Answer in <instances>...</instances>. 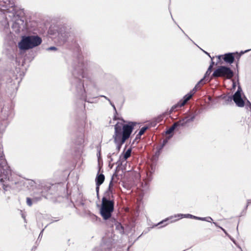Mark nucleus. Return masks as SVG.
Segmentation results:
<instances>
[{"instance_id": "1", "label": "nucleus", "mask_w": 251, "mask_h": 251, "mask_svg": "<svg viewBox=\"0 0 251 251\" xmlns=\"http://www.w3.org/2000/svg\"><path fill=\"white\" fill-rule=\"evenodd\" d=\"M136 123L129 122L127 124L118 122L114 126V134L113 138L115 143L119 150L121 146L130 137Z\"/></svg>"}, {"instance_id": "2", "label": "nucleus", "mask_w": 251, "mask_h": 251, "mask_svg": "<svg viewBox=\"0 0 251 251\" xmlns=\"http://www.w3.org/2000/svg\"><path fill=\"white\" fill-rule=\"evenodd\" d=\"M213 64L214 62L212 61L211 64L210 65L207 71L206 72L204 77L198 82V83L196 84L195 87L193 88V89L192 91L190 92V93H188L187 94L184 96L182 100H180L177 104L173 105L171 107L170 111V113H172L176 108L177 107H181L184 105L186 104V103L192 98L193 95L195 93L199 85H203L205 83L204 81H209L211 80L210 79L208 80V78L207 77L208 75H210L211 73V69L213 67Z\"/></svg>"}, {"instance_id": "3", "label": "nucleus", "mask_w": 251, "mask_h": 251, "mask_svg": "<svg viewBox=\"0 0 251 251\" xmlns=\"http://www.w3.org/2000/svg\"><path fill=\"white\" fill-rule=\"evenodd\" d=\"M42 42L41 38L37 35L23 36L18 43V47L21 50H28L38 46Z\"/></svg>"}, {"instance_id": "4", "label": "nucleus", "mask_w": 251, "mask_h": 251, "mask_svg": "<svg viewBox=\"0 0 251 251\" xmlns=\"http://www.w3.org/2000/svg\"><path fill=\"white\" fill-rule=\"evenodd\" d=\"M114 210V201L110 199V197L104 196L102 199L100 213L104 220L108 219L111 216Z\"/></svg>"}, {"instance_id": "5", "label": "nucleus", "mask_w": 251, "mask_h": 251, "mask_svg": "<svg viewBox=\"0 0 251 251\" xmlns=\"http://www.w3.org/2000/svg\"><path fill=\"white\" fill-rule=\"evenodd\" d=\"M233 75L232 71L229 68L225 66L218 67L212 74L213 77H226L227 79L232 78Z\"/></svg>"}, {"instance_id": "6", "label": "nucleus", "mask_w": 251, "mask_h": 251, "mask_svg": "<svg viewBox=\"0 0 251 251\" xmlns=\"http://www.w3.org/2000/svg\"><path fill=\"white\" fill-rule=\"evenodd\" d=\"M13 6V3L10 0H0V10L4 13H11L12 16H14L16 11Z\"/></svg>"}, {"instance_id": "7", "label": "nucleus", "mask_w": 251, "mask_h": 251, "mask_svg": "<svg viewBox=\"0 0 251 251\" xmlns=\"http://www.w3.org/2000/svg\"><path fill=\"white\" fill-rule=\"evenodd\" d=\"M242 90L240 86H238L237 91L233 96V100L236 105L240 107H243L245 105V102L242 98Z\"/></svg>"}, {"instance_id": "8", "label": "nucleus", "mask_w": 251, "mask_h": 251, "mask_svg": "<svg viewBox=\"0 0 251 251\" xmlns=\"http://www.w3.org/2000/svg\"><path fill=\"white\" fill-rule=\"evenodd\" d=\"M235 53H228L222 55L223 59L227 63L232 64L234 60V54Z\"/></svg>"}, {"instance_id": "9", "label": "nucleus", "mask_w": 251, "mask_h": 251, "mask_svg": "<svg viewBox=\"0 0 251 251\" xmlns=\"http://www.w3.org/2000/svg\"><path fill=\"white\" fill-rule=\"evenodd\" d=\"M117 175L116 173H114L111 177L110 182L109 184L108 190L105 192L104 196L110 197V196L112 194V187L113 186V181L115 177H117Z\"/></svg>"}, {"instance_id": "10", "label": "nucleus", "mask_w": 251, "mask_h": 251, "mask_svg": "<svg viewBox=\"0 0 251 251\" xmlns=\"http://www.w3.org/2000/svg\"><path fill=\"white\" fill-rule=\"evenodd\" d=\"M183 218H184V214H178L175 215L174 216L170 217L169 218H168V219H166L165 220L162 221L161 222V223H163V222H166L167 221H168L169 220H172V221H171V223L175 222L177 220L182 219Z\"/></svg>"}, {"instance_id": "11", "label": "nucleus", "mask_w": 251, "mask_h": 251, "mask_svg": "<svg viewBox=\"0 0 251 251\" xmlns=\"http://www.w3.org/2000/svg\"><path fill=\"white\" fill-rule=\"evenodd\" d=\"M104 178L103 174L98 175L96 178V185H100L103 182Z\"/></svg>"}, {"instance_id": "12", "label": "nucleus", "mask_w": 251, "mask_h": 251, "mask_svg": "<svg viewBox=\"0 0 251 251\" xmlns=\"http://www.w3.org/2000/svg\"><path fill=\"white\" fill-rule=\"evenodd\" d=\"M79 75L82 77V78H89V74L88 73L87 70L85 68L81 69L79 72Z\"/></svg>"}, {"instance_id": "13", "label": "nucleus", "mask_w": 251, "mask_h": 251, "mask_svg": "<svg viewBox=\"0 0 251 251\" xmlns=\"http://www.w3.org/2000/svg\"><path fill=\"white\" fill-rule=\"evenodd\" d=\"M176 126H177L176 123H175L171 127H170L169 129H168L166 131V133L167 134H170L172 133Z\"/></svg>"}, {"instance_id": "14", "label": "nucleus", "mask_w": 251, "mask_h": 251, "mask_svg": "<svg viewBox=\"0 0 251 251\" xmlns=\"http://www.w3.org/2000/svg\"><path fill=\"white\" fill-rule=\"evenodd\" d=\"M196 219L200 220L201 221H205L208 222H211V221L212 220V219L210 217H205V218H201V217H197Z\"/></svg>"}, {"instance_id": "15", "label": "nucleus", "mask_w": 251, "mask_h": 251, "mask_svg": "<svg viewBox=\"0 0 251 251\" xmlns=\"http://www.w3.org/2000/svg\"><path fill=\"white\" fill-rule=\"evenodd\" d=\"M131 152V149H129L126 151V152L125 153L124 155V157L125 159H126L130 156Z\"/></svg>"}, {"instance_id": "16", "label": "nucleus", "mask_w": 251, "mask_h": 251, "mask_svg": "<svg viewBox=\"0 0 251 251\" xmlns=\"http://www.w3.org/2000/svg\"><path fill=\"white\" fill-rule=\"evenodd\" d=\"M147 129H148V127L147 126H144V127H142L141 129L140 130V131H139L137 136H140L141 135L143 134L144 133V132H145V131Z\"/></svg>"}, {"instance_id": "17", "label": "nucleus", "mask_w": 251, "mask_h": 251, "mask_svg": "<svg viewBox=\"0 0 251 251\" xmlns=\"http://www.w3.org/2000/svg\"><path fill=\"white\" fill-rule=\"evenodd\" d=\"M197 217L193 216L192 215L187 214H184V218H194L196 219V218Z\"/></svg>"}, {"instance_id": "18", "label": "nucleus", "mask_w": 251, "mask_h": 251, "mask_svg": "<svg viewBox=\"0 0 251 251\" xmlns=\"http://www.w3.org/2000/svg\"><path fill=\"white\" fill-rule=\"evenodd\" d=\"M26 202H27V205H28L30 206H31L32 201H31V200L30 198H27L26 199Z\"/></svg>"}, {"instance_id": "19", "label": "nucleus", "mask_w": 251, "mask_h": 251, "mask_svg": "<svg viewBox=\"0 0 251 251\" xmlns=\"http://www.w3.org/2000/svg\"><path fill=\"white\" fill-rule=\"evenodd\" d=\"M47 50H55L56 48L54 47H51L47 49Z\"/></svg>"}, {"instance_id": "20", "label": "nucleus", "mask_w": 251, "mask_h": 251, "mask_svg": "<svg viewBox=\"0 0 251 251\" xmlns=\"http://www.w3.org/2000/svg\"><path fill=\"white\" fill-rule=\"evenodd\" d=\"M100 185H96V192H97V195L98 197H99V191L100 189Z\"/></svg>"}, {"instance_id": "21", "label": "nucleus", "mask_w": 251, "mask_h": 251, "mask_svg": "<svg viewBox=\"0 0 251 251\" xmlns=\"http://www.w3.org/2000/svg\"><path fill=\"white\" fill-rule=\"evenodd\" d=\"M167 142H168V139H166V140H164L163 142L162 147H163Z\"/></svg>"}, {"instance_id": "22", "label": "nucleus", "mask_w": 251, "mask_h": 251, "mask_svg": "<svg viewBox=\"0 0 251 251\" xmlns=\"http://www.w3.org/2000/svg\"><path fill=\"white\" fill-rule=\"evenodd\" d=\"M109 103H110V104L111 105V106L113 107V108H114V109L115 110H116V107H115V106L114 104H113V103H112V102H111V101H110V102H109Z\"/></svg>"}, {"instance_id": "23", "label": "nucleus", "mask_w": 251, "mask_h": 251, "mask_svg": "<svg viewBox=\"0 0 251 251\" xmlns=\"http://www.w3.org/2000/svg\"><path fill=\"white\" fill-rule=\"evenodd\" d=\"M162 116H160V117H158L157 119V122H159L161 120Z\"/></svg>"}, {"instance_id": "24", "label": "nucleus", "mask_w": 251, "mask_h": 251, "mask_svg": "<svg viewBox=\"0 0 251 251\" xmlns=\"http://www.w3.org/2000/svg\"><path fill=\"white\" fill-rule=\"evenodd\" d=\"M100 97H103L106 100H107L109 102L111 101V100L107 98L106 97V96H100Z\"/></svg>"}, {"instance_id": "25", "label": "nucleus", "mask_w": 251, "mask_h": 251, "mask_svg": "<svg viewBox=\"0 0 251 251\" xmlns=\"http://www.w3.org/2000/svg\"><path fill=\"white\" fill-rule=\"evenodd\" d=\"M119 226H120L121 229H122V231H123V227L121 226L120 224H118L117 226V227L118 228Z\"/></svg>"}, {"instance_id": "26", "label": "nucleus", "mask_w": 251, "mask_h": 251, "mask_svg": "<svg viewBox=\"0 0 251 251\" xmlns=\"http://www.w3.org/2000/svg\"><path fill=\"white\" fill-rule=\"evenodd\" d=\"M251 50V49H249V50H245V51H244V52H243V51H242V52H241V53H242V54H243V53H244L247 52H248L249 51H250V50Z\"/></svg>"}, {"instance_id": "27", "label": "nucleus", "mask_w": 251, "mask_h": 251, "mask_svg": "<svg viewBox=\"0 0 251 251\" xmlns=\"http://www.w3.org/2000/svg\"><path fill=\"white\" fill-rule=\"evenodd\" d=\"M195 118V116H193L189 120V121H193Z\"/></svg>"}, {"instance_id": "28", "label": "nucleus", "mask_w": 251, "mask_h": 251, "mask_svg": "<svg viewBox=\"0 0 251 251\" xmlns=\"http://www.w3.org/2000/svg\"><path fill=\"white\" fill-rule=\"evenodd\" d=\"M220 228L222 229V230H223L225 233H226V230H225L224 228H222V227H220Z\"/></svg>"}, {"instance_id": "29", "label": "nucleus", "mask_w": 251, "mask_h": 251, "mask_svg": "<svg viewBox=\"0 0 251 251\" xmlns=\"http://www.w3.org/2000/svg\"><path fill=\"white\" fill-rule=\"evenodd\" d=\"M43 231V230H42V231L40 232V234H39V236H42V234H41L42 233Z\"/></svg>"}, {"instance_id": "30", "label": "nucleus", "mask_w": 251, "mask_h": 251, "mask_svg": "<svg viewBox=\"0 0 251 251\" xmlns=\"http://www.w3.org/2000/svg\"><path fill=\"white\" fill-rule=\"evenodd\" d=\"M43 231V230H42V231L40 232V234H39V236H42V234H41L42 233Z\"/></svg>"}, {"instance_id": "31", "label": "nucleus", "mask_w": 251, "mask_h": 251, "mask_svg": "<svg viewBox=\"0 0 251 251\" xmlns=\"http://www.w3.org/2000/svg\"><path fill=\"white\" fill-rule=\"evenodd\" d=\"M213 224H214L216 226H217V224L216 223L213 222Z\"/></svg>"}, {"instance_id": "32", "label": "nucleus", "mask_w": 251, "mask_h": 251, "mask_svg": "<svg viewBox=\"0 0 251 251\" xmlns=\"http://www.w3.org/2000/svg\"><path fill=\"white\" fill-rule=\"evenodd\" d=\"M250 202H251L250 201V200H249V201H248V203L249 204V203H250Z\"/></svg>"}, {"instance_id": "33", "label": "nucleus", "mask_w": 251, "mask_h": 251, "mask_svg": "<svg viewBox=\"0 0 251 251\" xmlns=\"http://www.w3.org/2000/svg\"><path fill=\"white\" fill-rule=\"evenodd\" d=\"M205 53L209 56V54L207 52H205Z\"/></svg>"}, {"instance_id": "34", "label": "nucleus", "mask_w": 251, "mask_h": 251, "mask_svg": "<svg viewBox=\"0 0 251 251\" xmlns=\"http://www.w3.org/2000/svg\"><path fill=\"white\" fill-rule=\"evenodd\" d=\"M248 102V103H249L250 105L251 104V103L249 101Z\"/></svg>"}, {"instance_id": "35", "label": "nucleus", "mask_w": 251, "mask_h": 251, "mask_svg": "<svg viewBox=\"0 0 251 251\" xmlns=\"http://www.w3.org/2000/svg\"><path fill=\"white\" fill-rule=\"evenodd\" d=\"M233 86L234 87L235 86V83H233Z\"/></svg>"}]
</instances>
